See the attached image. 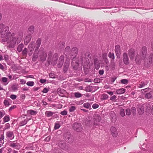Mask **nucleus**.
<instances>
[{
	"mask_svg": "<svg viewBox=\"0 0 153 153\" xmlns=\"http://www.w3.org/2000/svg\"><path fill=\"white\" fill-rule=\"evenodd\" d=\"M9 28L8 26H5L2 24H0V36L4 38L2 41L7 42L9 44L10 48H14L16 44H18L20 42L23 36V33L19 31L16 33H12L11 34L8 32Z\"/></svg>",
	"mask_w": 153,
	"mask_h": 153,
	"instance_id": "f257e3e1",
	"label": "nucleus"
},
{
	"mask_svg": "<svg viewBox=\"0 0 153 153\" xmlns=\"http://www.w3.org/2000/svg\"><path fill=\"white\" fill-rule=\"evenodd\" d=\"M147 53L146 47V46L143 47L140 54H137L135 57V61L137 64H140L141 63L142 60H144V65L147 67L153 62V53L151 54L148 58L146 59Z\"/></svg>",
	"mask_w": 153,
	"mask_h": 153,
	"instance_id": "f03ea898",
	"label": "nucleus"
},
{
	"mask_svg": "<svg viewBox=\"0 0 153 153\" xmlns=\"http://www.w3.org/2000/svg\"><path fill=\"white\" fill-rule=\"evenodd\" d=\"M83 56L81 55L77 58L76 56L72 59L71 65L74 70H76L78 69L79 64L82 65L83 63H85L86 62L88 64L90 62V60L89 59H85Z\"/></svg>",
	"mask_w": 153,
	"mask_h": 153,
	"instance_id": "7ed1b4c3",
	"label": "nucleus"
},
{
	"mask_svg": "<svg viewBox=\"0 0 153 153\" xmlns=\"http://www.w3.org/2000/svg\"><path fill=\"white\" fill-rule=\"evenodd\" d=\"M38 54L41 61H44L45 60L47 55L45 53L44 49L43 48L41 47L40 48L38 51Z\"/></svg>",
	"mask_w": 153,
	"mask_h": 153,
	"instance_id": "20e7f679",
	"label": "nucleus"
},
{
	"mask_svg": "<svg viewBox=\"0 0 153 153\" xmlns=\"http://www.w3.org/2000/svg\"><path fill=\"white\" fill-rule=\"evenodd\" d=\"M73 128L76 131H81L82 129V127L80 123H75L73 125Z\"/></svg>",
	"mask_w": 153,
	"mask_h": 153,
	"instance_id": "39448f33",
	"label": "nucleus"
},
{
	"mask_svg": "<svg viewBox=\"0 0 153 153\" xmlns=\"http://www.w3.org/2000/svg\"><path fill=\"white\" fill-rule=\"evenodd\" d=\"M122 58L123 63L125 65H128L129 64L130 61L129 58L127 54L126 53L124 52L123 53Z\"/></svg>",
	"mask_w": 153,
	"mask_h": 153,
	"instance_id": "423d86ee",
	"label": "nucleus"
},
{
	"mask_svg": "<svg viewBox=\"0 0 153 153\" xmlns=\"http://www.w3.org/2000/svg\"><path fill=\"white\" fill-rule=\"evenodd\" d=\"M101 117L98 114H95L94 116V124L95 125H98L101 120Z\"/></svg>",
	"mask_w": 153,
	"mask_h": 153,
	"instance_id": "0eeeda50",
	"label": "nucleus"
},
{
	"mask_svg": "<svg viewBox=\"0 0 153 153\" xmlns=\"http://www.w3.org/2000/svg\"><path fill=\"white\" fill-rule=\"evenodd\" d=\"M58 145L61 148L65 150L68 149L69 148V146L63 141H61L58 143Z\"/></svg>",
	"mask_w": 153,
	"mask_h": 153,
	"instance_id": "6e6552de",
	"label": "nucleus"
},
{
	"mask_svg": "<svg viewBox=\"0 0 153 153\" xmlns=\"http://www.w3.org/2000/svg\"><path fill=\"white\" fill-rule=\"evenodd\" d=\"M135 53V50L132 48L128 51V55L131 60H133L134 58Z\"/></svg>",
	"mask_w": 153,
	"mask_h": 153,
	"instance_id": "1a4fd4ad",
	"label": "nucleus"
},
{
	"mask_svg": "<svg viewBox=\"0 0 153 153\" xmlns=\"http://www.w3.org/2000/svg\"><path fill=\"white\" fill-rule=\"evenodd\" d=\"M115 51L117 57L119 58L121 55V49L119 45H117L115 46Z\"/></svg>",
	"mask_w": 153,
	"mask_h": 153,
	"instance_id": "9d476101",
	"label": "nucleus"
},
{
	"mask_svg": "<svg viewBox=\"0 0 153 153\" xmlns=\"http://www.w3.org/2000/svg\"><path fill=\"white\" fill-rule=\"evenodd\" d=\"M34 48V42H31L28 45V52L29 56H31Z\"/></svg>",
	"mask_w": 153,
	"mask_h": 153,
	"instance_id": "9b49d317",
	"label": "nucleus"
},
{
	"mask_svg": "<svg viewBox=\"0 0 153 153\" xmlns=\"http://www.w3.org/2000/svg\"><path fill=\"white\" fill-rule=\"evenodd\" d=\"M58 58V54L57 53H55L53 56L51 60V64L52 65H55L56 64Z\"/></svg>",
	"mask_w": 153,
	"mask_h": 153,
	"instance_id": "f8f14e48",
	"label": "nucleus"
},
{
	"mask_svg": "<svg viewBox=\"0 0 153 153\" xmlns=\"http://www.w3.org/2000/svg\"><path fill=\"white\" fill-rule=\"evenodd\" d=\"M64 56L63 55H61L59 57V62L57 64V66L58 68H61L64 62Z\"/></svg>",
	"mask_w": 153,
	"mask_h": 153,
	"instance_id": "ddd939ff",
	"label": "nucleus"
},
{
	"mask_svg": "<svg viewBox=\"0 0 153 153\" xmlns=\"http://www.w3.org/2000/svg\"><path fill=\"white\" fill-rule=\"evenodd\" d=\"M111 131L112 136L114 137H116L118 135L117 131L116 128L112 126L111 128Z\"/></svg>",
	"mask_w": 153,
	"mask_h": 153,
	"instance_id": "4468645a",
	"label": "nucleus"
},
{
	"mask_svg": "<svg viewBox=\"0 0 153 153\" xmlns=\"http://www.w3.org/2000/svg\"><path fill=\"white\" fill-rule=\"evenodd\" d=\"M78 49L76 47H74L72 48L70 54L72 56H76L78 53Z\"/></svg>",
	"mask_w": 153,
	"mask_h": 153,
	"instance_id": "2eb2a0df",
	"label": "nucleus"
},
{
	"mask_svg": "<svg viewBox=\"0 0 153 153\" xmlns=\"http://www.w3.org/2000/svg\"><path fill=\"white\" fill-rule=\"evenodd\" d=\"M65 139L68 143L72 142L73 140V136L68 133L66 134L65 135Z\"/></svg>",
	"mask_w": 153,
	"mask_h": 153,
	"instance_id": "dca6fc26",
	"label": "nucleus"
},
{
	"mask_svg": "<svg viewBox=\"0 0 153 153\" xmlns=\"http://www.w3.org/2000/svg\"><path fill=\"white\" fill-rule=\"evenodd\" d=\"M6 135L7 137L11 139H13L14 137L13 132L10 131L6 132Z\"/></svg>",
	"mask_w": 153,
	"mask_h": 153,
	"instance_id": "f3484780",
	"label": "nucleus"
},
{
	"mask_svg": "<svg viewBox=\"0 0 153 153\" xmlns=\"http://www.w3.org/2000/svg\"><path fill=\"white\" fill-rule=\"evenodd\" d=\"M137 110L139 114H142L144 112V108L142 105H138Z\"/></svg>",
	"mask_w": 153,
	"mask_h": 153,
	"instance_id": "a211bd4d",
	"label": "nucleus"
},
{
	"mask_svg": "<svg viewBox=\"0 0 153 153\" xmlns=\"http://www.w3.org/2000/svg\"><path fill=\"white\" fill-rule=\"evenodd\" d=\"M41 43V40L40 39H38L36 42V49L35 50V52L37 51Z\"/></svg>",
	"mask_w": 153,
	"mask_h": 153,
	"instance_id": "6ab92c4d",
	"label": "nucleus"
},
{
	"mask_svg": "<svg viewBox=\"0 0 153 153\" xmlns=\"http://www.w3.org/2000/svg\"><path fill=\"white\" fill-rule=\"evenodd\" d=\"M31 38V36L30 34H28L24 40V44L25 45H27L30 42Z\"/></svg>",
	"mask_w": 153,
	"mask_h": 153,
	"instance_id": "aec40b11",
	"label": "nucleus"
},
{
	"mask_svg": "<svg viewBox=\"0 0 153 153\" xmlns=\"http://www.w3.org/2000/svg\"><path fill=\"white\" fill-rule=\"evenodd\" d=\"M152 92H148L146 93L145 94V97L146 99H150L152 97Z\"/></svg>",
	"mask_w": 153,
	"mask_h": 153,
	"instance_id": "412c9836",
	"label": "nucleus"
},
{
	"mask_svg": "<svg viewBox=\"0 0 153 153\" xmlns=\"http://www.w3.org/2000/svg\"><path fill=\"white\" fill-rule=\"evenodd\" d=\"M71 51L70 47L69 46H67L65 49L64 53L67 55L69 54H70Z\"/></svg>",
	"mask_w": 153,
	"mask_h": 153,
	"instance_id": "4be33fe9",
	"label": "nucleus"
},
{
	"mask_svg": "<svg viewBox=\"0 0 153 153\" xmlns=\"http://www.w3.org/2000/svg\"><path fill=\"white\" fill-rule=\"evenodd\" d=\"M103 57L104 59V62L106 64H109V61L107 58V54L105 53L103 54Z\"/></svg>",
	"mask_w": 153,
	"mask_h": 153,
	"instance_id": "5701e85b",
	"label": "nucleus"
},
{
	"mask_svg": "<svg viewBox=\"0 0 153 153\" xmlns=\"http://www.w3.org/2000/svg\"><path fill=\"white\" fill-rule=\"evenodd\" d=\"M125 89L122 88L117 90L116 93L117 94H123L124 93L125 91Z\"/></svg>",
	"mask_w": 153,
	"mask_h": 153,
	"instance_id": "b1692460",
	"label": "nucleus"
},
{
	"mask_svg": "<svg viewBox=\"0 0 153 153\" xmlns=\"http://www.w3.org/2000/svg\"><path fill=\"white\" fill-rule=\"evenodd\" d=\"M27 113L28 114H29L31 115H36L37 112L36 111L32 110H28L27 111Z\"/></svg>",
	"mask_w": 153,
	"mask_h": 153,
	"instance_id": "393cba45",
	"label": "nucleus"
},
{
	"mask_svg": "<svg viewBox=\"0 0 153 153\" xmlns=\"http://www.w3.org/2000/svg\"><path fill=\"white\" fill-rule=\"evenodd\" d=\"M24 47V45L22 44H19L17 48V50L19 52H21Z\"/></svg>",
	"mask_w": 153,
	"mask_h": 153,
	"instance_id": "a878e982",
	"label": "nucleus"
},
{
	"mask_svg": "<svg viewBox=\"0 0 153 153\" xmlns=\"http://www.w3.org/2000/svg\"><path fill=\"white\" fill-rule=\"evenodd\" d=\"M53 114V112L50 111H47L45 112V115L48 117L51 116Z\"/></svg>",
	"mask_w": 153,
	"mask_h": 153,
	"instance_id": "bb28decb",
	"label": "nucleus"
},
{
	"mask_svg": "<svg viewBox=\"0 0 153 153\" xmlns=\"http://www.w3.org/2000/svg\"><path fill=\"white\" fill-rule=\"evenodd\" d=\"M27 119H24L23 120H22L19 123V126H22L25 125L27 123Z\"/></svg>",
	"mask_w": 153,
	"mask_h": 153,
	"instance_id": "cd10ccee",
	"label": "nucleus"
},
{
	"mask_svg": "<svg viewBox=\"0 0 153 153\" xmlns=\"http://www.w3.org/2000/svg\"><path fill=\"white\" fill-rule=\"evenodd\" d=\"M34 27L32 26H30L28 29V31L30 32L29 34H30L33 33L34 30Z\"/></svg>",
	"mask_w": 153,
	"mask_h": 153,
	"instance_id": "c85d7f7f",
	"label": "nucleus"
},
{
	"mask_svg": "<svg viewBox=\"0 0 153 153\" xmlns=\"http://www.w3.org/2000/svg\"><path fill=\"white\" fill-rule=\"evenodd\" d=\"M18 145H19V143H11L10 144V147H12L13 148H15L16 149L17 148V147H18Z\"/></svg>",
	"mask_w": 153,
	"mask_h": 153,
	"instance_id": "c756f323",
	"label": "nucleus"
},
{
	"mask_svg": "<svg viewBox=\"0 0 153 153\" xmlns=\"http://www.w3.org/2000/svg\"><path fill=\"white\" fill-rule=\"evenodd\" d=\"M83 106L86 108H88L89 107H91V105L89 103L86 102L83 104Z\"/></svg>",
	"mask_w": 153,
	"mask_h": 153,
	"instance_id": "7c9ffc66",
	"label": "nucleus"
},
{
	"mask_svg": "<svg viewBox=\"0 0 153 153\" xmlns=\"http://www.w3.org/2000/svg\"><path fill=\"white\" fill-rule=\"evenodd\" d=\"M108 56L112 60H114V53L110 52L108 53Z\"/></svg>",
	"mask_w": 153,
	"mask_h": 153,
	"instance_id": "2f4dec72",
	"label": "nucleus"
},
{
	"mask_svg": "<svg viewBox=\"0 0 153 153\" xmlns=\"http://www.w3.org/2000/svg\"><path fill=\"white\" fill-rule=\"evenodd\" d=\"M39 55L38 53H35L33 55V57L32 58V60L33 61H35L36 59L38 57Z\"/></svg>",
	"mask_w": 153,
	"mask_h": 153,
	"instance_id": "473e14b6",
	"label": "nucleus"
},
{
	"mask_svg": "<svg viewBox=\"0 0 153 153\" xmlns=\"http://www.w3.org/2000/svg\"><path fill=\"white\" fill-rule=\"evenodd\" d=\"M75 97L77 98L81 97L82 94L79 92H75L74 93Z\"/></svg>",
	"mask_w": 153,
	"mask_h": 153,
	"instance_id": "72a5a7b5",
	"label": "nucleus"
},
{
	"mask_svg": "<svg viewBox=\"0 0 153 153\" xmlns=\"http://www.w3.org/2000/svg\"><path fill=\"white\" fill-rule=\"evenodd\" d=\"M146 84H147V83H145L144 82H141L138 85V87L139 88H142V87H143L144 86H145Z\"/></svg>",
	"mask_w": 153,
	"mask_h": 153,
	"instance_id": "f704fd0d",
	"label": "nucleus"
},
{
	"mask_svg": "<svg viewBox=\"0 0 153 153\" xmlns=\"http://www.w3.org/2000/svg\"><path fill=\"white\" fill-rule=\"evenodd\" d=\"M69 67V65L68 64L65 65L63 68V71L64 72H66L68 71Z\"/></svg>",
	"mask_w": 153,
	"mask_h": 153,
	"instance_id": "c9c22d12",
	"label": "nucleus"
},
{
	"mask_svg": "<svg viewBox=\"0 0 153 153\" xmlns=\"http://www.w3.org/2000/svg\"><path fill=\"white\" fill-rule=\"evenodd\" d=\"M10 127V125L9 123H7L5 124V126L4 128V130L9 129Z\"/></svg>",
	"mask_w": 153,
	"mask_h": 153,
	"instance_id": "e433bc0d",
	"label": "nucleus"
},
{
	"mask_svg": "<svg viewBox=\"0 0 153 153\" xmlns=\"http://www.w3.org/2000/svg\"><path fill=\"white\" fill-rule=\"evenodd\" d=\"M27 85L28 86H32L34 85V82L33 81H28L26 83Z\"/></svg>",
	"mask_w": 153,
	"mask_h": 153,
	"instance_id": "4c0bfd02",
	"label": "nucleus"
},
{
	"mask_svg": "<svg viewBox=\"0 0 153 153\" xmlns=\"http://www.w3.org/2000/svg\"><path fill=\"white\" fill-rule=\"evenodd\" d=\"M3 120L5 122H6L10 120V118L8 116H5L4 117Z\"/></svg>",
	"mask_w": 153,
	"mask_h": 153,
	"instance_id": "58836bf2",
	"label": "nucleus"
},
{
	"mask_svg": "<svg viewBox=\"0 0 153 153\" xmlns=\"http://www.w3.org/2000/svg\"><path fill=\"white\" fill-rule=\"evenodd\" d=\"M120 115L123 117L125 115L124 110L123 109H121L120 111Z\"/></svg>",
	"mask_w": 153,
	"mask_h": 153,
	"instance_id": "ea45409f",
	"label": "nucleus"
},
{
	"mask_svg": "<svg viewBox=\"0 0 153 153\" xmlns=\"http://www.w3.org/2000/svg\"><path fill=\"white\" fill-rule=\"evenodd\" d=\"M102 98L103 100H105L107 99L108 97V96L107 94H103L102 96Z\"/></svg>",
	"mask_w": 153,
	"mask_h": 153,
	"instance_id": "a19ab883",
	"label": "nucleus"
},
{
	"mask_svg": "<svg viewBox=\"0 0 153 153\" xmlns=\"http://www.w3.org/2000/svg\"><path fill=\"white\" fill-rule=\"evenodd\" d=\"M94 65L95 68L97 69H98L100 67V64L98 62H96L95 61L94 62Z\"/></svg>",
	"mask_w": 153,
	"mask_h": 153,
	"instance_id": "79ce46f5",
	"label": "nucleus"
},
{
	"mask_svg": "<svg viewBox=\"0 0 153 153\" xmlns=\"http://www.w3.org/2000/svg\"><path fill=\"white\" fill-rule=\"evenodd\" d=\"M11 88L12 90L14 91L18 90V88L16 85H13L11 87Z\"/></svg>",
	"mask_w": 153,
	"mask_h": 153,
	"instance_id": "37998d69",
	"label": "nucleus"
},
{
	"mask_svg": "<svg viewBox=\"0 0 153 153\" xmlns=\"http://www.w3.org/2000/svg\"><path fill=\"white\" fill-rule=\"evenodd\" d=\"M76 108L74 106H71L70 107L69 109V111L70 112H72L74 111L76 109Z\"/></svg>",
	"mask_w": 153,
	"mask_h": 153,
	"instance_id": "c03bdc74",
	"label": "nucleus"
},
{
	"mask_svg": "<svg viewBox=\"0 0 153 153\" xmlns=\"http://www.w3.org/2000/svg\"><path fill=\"white\" fill-rule=\"evenodd\" d=\"M53 52L51 51H49L48 53V59H51Z\"/></svg>",
	"mask_w": 153,
	"mask_h": 153,
	"instance_id": "a18cd8bd",
	"label": "nucleus"
},
{
	"mask_svg": "<svg viewBox=\"0 0 153 153\" xmlns=\"http://www.w3.org/2000/svg\"><path fill=\"white\" fill-rule=\"evenodd\" d=\"M4 103L5 106H9L10 105L9 102L8 100H5L4 101Z\"/></svg>",
	"mask_w": 153,
	"mask_h": 153,
	"instance_id": "49530a36",
	"label": "nucleus"
},
{
	"mask_svg": "<svg viewBox=\"0 0 153 153\" xmlns=\"http://www.w3.org/2000/svg\"><path fill=\"white\" fill-rule=\"evenodd\" d=\"M115 62H114V60H111V66L113 68H114L115 66Z\"/></svg>",
	"mask_w": 153,
	"mask_h": 153,
	"instance_id": "de8ad7c7",
	"label": "nucleus"
},
{
	"mask_svg": "<svg viewBox=\"0 0 153 153\" xmlns=\"http://www.w3.org/2000/svg\"><path fill=\"white\" fill-rule=\"evenodd\" d=\"M121 82L124 84H127L128 82V81L126 79H123L121 80Z\"/></svg>",
	"mask_w": 153,
	"mask_h": 153,
	"instance_id": "09e8293b",
	"label": "nucleus"
},
{
	"mask_svg": "<svg viewBox=\"0 0 153 153\" xmlns=\"http://www.w3.org/2000/svg\"><path fill=\"white\" fill-rule=\"evenodd\" d=\"M126 114L127 115H130L131 114L130 110L129 109H127L126 110Z\"/></svg>",
	"mask_w": 153,
	"mask_h": 153,
	"instance_id": "8fccbe9b",
	"label": "nucleus"
},
{
	"mask_svg": "<svg viewBox=\"0 0 153 153\" xmlns=\"http://www.w3.org/2000/svg\"><path fill=\"white\" fill-rule=\"evenodd\" d=\"M67 111L66 110H64L60 112V114L62 115H65L67 114Z\"/></svg>",
	"mask_w": 153,
	"mask_h": 153,
	"instance_id": "3c124183",
	"label": "nucleus"
},
{
	"mask_svg": "<svg viewBox=\"0 0 153 153\" xmlns=\"http://www.w3.org/2000/svg\"><path fill=\"white\" fill-rule=\"evenodd\" d=\"M49 88H44V89L42 91V92L44 93H47L49 91Z\"/></svg>",
	"mask_w": 153,
	"mask_h": 153,
	"instance_id": "603ef678",
	"label": "nucleus"
},
{
	"mask_svg": "<svg viewBox=\"0 0 153 153\" xmlns=\"http://www.w3.org/2000/svg\"><path fill=\"white\" fill-rule=\"evenodd\" d=\"M27 48H25L22 51V54L24 55H26L27 53Z\"/></svg>",
	"mask_w": 153,
	"mask_h": 153,
	"instance_id": "864d4df0",
	"label": "nucleus"
},
{
	"mask_svg": "<svg viewBox=\"0 0 153 153\" xmlns=\"http://www.w3.org/2000/svg\"><path fill=\"white\" fill-rule=\"evenodd\" d=\"M99 107V105L97 104H94L92 105V107L94 109H96Z\"/></svg>",
	"mask_w": 153,
	"mask_h": 153,
	"instance_id": "5fc2aeb1",
	"label": "nucleus"
},
{
	"mask_svg": "<svg viewBox=\"0 0 153 153\" xmlns=\"http://www.w3.org/2000/svg\"><path fill=\"white\" fill-rule=\"evenodd\" d=\"M131 111L134 114L136 113V109L134 107H132L131 108Z\"/></svg>",
	"mask_w": 153,
	"mask_h": 153,
	"instance_id": "6e6d98bb",
	"label": "nucleus"
},
{
	"mask_svg": "<svg viewBox=\"0 0 153 153\" xmlns=\"http://www.w3.org/2000/svg\"><path fill=\"white\" fill-rule=\"evenodd\" d=\"M7 79L5 77H3L1 78V80L3 82H6L7 81Z\"/></svg>",
	"mask_w": 153,
	"mask_h": 153,
	"instance_id": "4d7b16f0",
	"label": "nucleus"
},
{
	"mask_svg": "<svg viewBox=\"0 0 153 153\" xmlns=\"http://www.w3.org/2000/svg\"><path fill=\"white\" fill-rule=\"evenodd\" d=\"M60 127V125L59 124L56 123L54 126V128L55 129H58Z\"/></svg>",
	"mask_w": 153,
	"mask_h": 153,
	"instance_id": "13d9d810",
	"label": "nucleus"
},
{
	"mask_svg": "<svg viewBox=\"0 0 153 153\" xmlns=\"http://www.w3.org/2000/svg\"><path fill=\"white\" fill-rule=\"evenodd\" d=\"M10 98L13 100H14L16 98V96L15 95L12 94L10 96Z\"/></svg>",
	"mask_w": 153,
	"mask_h": 153,
	"instance_id": "bf43d9fd",
	"label": "nucleus"
},
{
	"mask_svg": "<svg viewBox=\"0 0 153 153\" xmlns=\"http://www.w3.org/2000/svg\"><path fill=\"white\" fill-rule=\"evenodd\" d=\"M116 98L117 97L116 96L113 95L111 97L110 100L111 101H114L115 100Z\"/></svg>",
	"mask_w": 153,
	"mask_h": 153,
	"instance_id": "052dcab7",
	"label": "nucleus"
},
{
	"mask_svg": "<svg viewBox=\"0 0 153 153\" xmlns=\"http://www.w3.org/2000/svg\"><path fill=\"white\" fill-rule=\"evenodd\" d=\"M110 65L109 64H107L105 66V68L106 71H108L109 69Z\"/></svg>",
	"mask_w": 153,
	"mask_h": 153,
	"instance_id": "680f3d73",
	"label": "nucleus"
},
{
	"mask_svg": "<svg viewBox=\"0 0 153 153\" xmlns=\"http://www.w3.org/2000/svg\"><path fill=\"white\" fill-rule=\"evenodd\" d=\"M20 83L22 84H24L25 83L26 81L23 79H21L20 80Z\"/></svg>",
	"mask_w": 153,
	"mask_h": 153,
	"instance_id": "e2e57ef3",
	"label": "nucleus"
},
{
	"mask_svg": "<svg viewBox=\"0 0 153 153\" xmlns=\"http://www.w3.org/2000/svg\"><path fill=\"white\" fill-rule=\"evenodd\" d=\"M5 114L4 112L0 111V118H1Z\"/></svg>",
	"mask_w": 153,
	"mask_h": 153,
	"instance_id": "0e129e2a",
	"label": "nucleus"
},
{
	"mask_svg": "<svg viewBox=\"0 0 153 153\" xmlns=\"http://www.w3.org/2000/svg\"><path fill=\"white\" fill-rule=\"evenodd\" d=\"M49 76L50 78H55V76L52 73H50L49 74Z\"/></svg>",
	"mask_w": 153,
	"mask_h": 153,
	"instance_id": "69168bd1",
	"label": "nucleus"
},
{
	"mask_svg": "<svg viewBox=\"0 0 153 153\" xmlns=\"http://www.w3.org/2000/svg\"><path fill=\"white\" fill-rule=\"evenodd\" d=\"M16 107V106L15 105L12 106L9 109V111H11L12 109H13L14 108H15Z\"/></svg>",
	"mask_w": 153,
	"mask_h": 153,
	"instance_id": "338daca9",
	"label": "nucleus"
},
{
	"mask_svg": "<svg viewBox=\"0 0 153 153\" xmlns=\"http://www.w3.org/2000/svg\"><path fill=\"white\" fill-rule=\"evenodd\" d=\"M104 72V71L103 70H100L99 71V74L100 75H102Z\"/></svg>",
	"mask_w": 153,
	"mask_h": 153,
	"instance_id": "774afa93",
	"label": "nucleus"
}]
</instances>
